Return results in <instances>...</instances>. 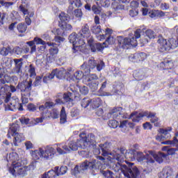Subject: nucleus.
Returning <instances> with one entry per match:
<instances>
[{"mask_svg":"<svg viewBox=\"0 0 178 178\" xmlns=\"http://www.w3.org/2000/svg\"><path fill=\"white\" fill-rule=\"evenodd\" d=\"M7 90H6V93L3 95H1V97H3L4 95H6V98L4 99V102L6 104H9V102H10V99H13V98H11L12 97V93H8L6 92Z\"/></svg>","mask_w":178,"mask_h":178,"instance_id":"56","label":"nucleus"},{"mask_svg":"<svg viewBox=\"0 0 178 178\" xmlns=\"http://www.w3.org/2000/svg\"><path fill=\"white\" fill-rule=\"evenodd\" d=\"M55 71V76L57 79H63V77H65V74H66V71L64 70H58V69H55L54 70Z\"/></svg>","mask_w":178,"mask_h":178,"instance_id":"41","label":"nucleus"},{"mask_svg":"<svg viewBox=\"0 0 178 178\" xmlns=\"http://www.w3.org/2000/svg\"><path fill=\"white\" fill-rule=\"evenodd\" d=\"M43 119H58L59 118V111L56 108H54L51 111H47V113H43L42 114Z\"/></svg>","mask_w":178,"mask_h":178,"instance_id":"21","label":"nucleus"},{"mask_svg":"<svg viewBox=\"0 0 178 178\" xmlns=\"http://www.w3.org/2000/svg\"><path fill=\"white\" fill-rule=\"evenodd\" d=\"M67 122V115L66 114V110L65 107H62L60 112V123L65 124Z\"/></svg>","mask_w":178,"mask_h":178,"instance_id":"35","label":"nucleus"},{"mask_svg":"<svg viewBox=\"0 0 178 178\" xmlns=\"http://www.w3.org/2000/svg\"><path fill=\"white\" fill-rule=\"evenodd\" d=\"M73 15H74V16H75V17L81 19V17L83 16V12L81 11V9L77 8V9L74 10Z\"/></svg>","mask_w":178,"mask_h":178,"instance_id":"58","label":"nucleus"},{"mask_svg":"<svg viewBox=\"0 0 178 178\" xmlns=\"http://www.w3.org/2000/svg\"><path fill=\"white\" fill-rule=\"evenodd\" d=\"M101 149H96V154H102L103 156H108L111 155V159H115L118 161L117 163H114L112 165V169L114 172H122L125 178H138L140 176V170L134 165V163H129L127 165L122 164L120 163L124 161V158L127 156V150L121 147L120 149L117 148L111 152V143L106 142L105 144L101 146ZM102 151V152H101Z\"/></svg>","mask_w":178,"mask_h":178,"instance_id":"1","label":"nucleus"},{"mask_svg":"<svg viewBox=\"0 0 178 178\" xmlns=\"http://www.w3.org/2000/svg\"><path fill=\"white\" fill-rule=\"evenodd\" d=\"M95 80H98V76L95 74H90L86 77V81H88V83L95 81Z\"/></svg>","mask_w":178,"mask_h":178,"instance_id":"52","label":"nucleus"},{"mask_svg":"<svg viewBox=\"0 0 178 178\" xmlns=\"http://www.w3.org/2000/svg\"><path fill=\"white\" fill-rule=\"evenodd\" d=\"M108 124L111 129H116L119 126V122L115 120H110Z\"/></svg>","mask_w":178,"mask_h":178,"instance_id":"51","label":"nucleus"},{"mask_svg":"<svg viewBox=\"0 0 178 178\" xmlns=\"http://www.w3.org/2000/svg\"><path fill=\"white\" fill-rule=\"evenodd\" d=\"M60 21L58 22V26L61 30L64 31H72L73 27L70 25V24H67V22L70 20V17L67 15V14L65 13H61L59 15Z\"/></svg>","mask_w":178,"mask_h":178,"instance_id":"15","label":"nucleus"},{"mask_svg":"<svg viewBox=\"0 0 178 178\" xmlns=\"http://www.w3.org/2000/svg\"><path fill=\"white\" fill-rule=\"evenodd\" d=\"M27 109L29 112H35V111H37V107L33 104H29L27 106Z\"/></svg>","mask_w":178,"mask_h":178,"instance_id":"62","label":"nucleus"},{"mask_svg":"<svg viewBox=\"0 0 178 178\" xmlns=\"http://www.w3.org/2000/svg\"><path fill=\"white\" fill-rule=\"evenodd\" d=\"M56 105V103H54V102H46L44 104L40 105L38 107V109L41 113V115H44V113H47V112H49L48 109H51V108H54Z\"/></svg>","mask_w":178,"mask_h":178,"instance_id":"20","label":"nucleus"},{"mask_svg":"<svg viewBox=\"0 0 178 178\" xmlns=\"http://www.w3.org/2000/svg\"><path fill=\"white\" fill-rule=\"evenodd\" d=\"M160 67H161L163 70H169V69L173 68V63L169 60H165L160 63Z\"/></svg>","mask_w":178,"mask_h":178,"instance_id":"33","label":"nucleus"},{"mask_svg":"<svg viewBox=\"0 0 178 178\" xmlns=\"http://www.w3.org/2000/svg\"><path fill=\"white\" fill-rule=\"evenodd\" d=\"M97 143V136L92 133L88 134L81 133L79 134V139L76 141L72 140L67 143V145L63 144L57 145V152L60 155H65V154H70L71 151H77L79 148L86 149L88 147H95Z\"/></svg>","mask_w":178,"mask_h":178,"instance_id":"2","label":"nucleus"},{"mask_svg":"<svg viewBox=\"0 0 178 178\" xmlns=\"http://www.w3.org/2000/svg\"><path fill=\"white\" fill-rule=\"evenodd\" d=\"M67 172V166H61L60 169L57 171V176H63Z\"/></svg>","mask_w":178,"mask_h":178,"instance_id":"50","label":"nucleus"},{"mask_svg":"<svg viewBox=\"0 0 178 178\" xmlns=\"http://www.w3.org/2000/svg\"><path fill=\"white\" fill-rule=\"evenodd\" d=\"M91 31L97 35V34L102 33V29H101V26L99 25H93L91 28Z\"/></svg>","mask_w":178,"mask_h":178,"instance_id":"45","label":"nucleus"},{"mask_svg":"<svg viewBox=\"0 0 178 178\" xmlns=\"http://www.w3.org/2000/svg\"><path fill=\"white\" fill-rule=\"evenodd\" d=\"M29 73L30 77H35V67H34V65H33V64H31L29 65Z\"/></svg>","mask_w":178,"mask_h":178,"instance_id":"55","label":"nucleus"},{"mask_svg":"<svg viewBox=\"0 0 178 178\" xmlns=\"http://www.w3.org/2000/svg\"><path fill=\"white\" fill-rule=\"evenodd\" d=\"M26 44L29 45V47H30V54H34V52L38 51L36 53L37 56H40V54H44V52H45V49H47V42L38 37L34 38L33 40L32 41L26 42ZM35 44L36 45L40 44L42 46L38 47L37 49Z\"/></svg>","mask_w":178,"mask_h":178,"instance_id":"10","label":"nucleus"},{"mask_svg":"<svg viewBox=\"0 0 178 178\" xmlns=\"http://www.w3.org/2000/svg\"><path fill=\"white\" fill-rule=\"evenodd\" d=\"M169 131H172V127H170L168 130L161 129L160 133L161 135L157 136L156 140H160L161 141H162V140L164 139L171 138L172 136L170 135V133H169Z\"/></svg>","mask_w":178,"mask_h":178,"instance_id":"23","label":"nucleus"},{"mask_svg":"<svg viewBox=\"0 0 178 178\" xmlns=\"http://www.w3.org/2000/svg\"><path fill=\"white\" fill-rule=\"evenodd\" d=\"M79 95V92L76 90L72 91V92H67L66 93L62 94L59 93L56 96L55 100L56 104L62 105V104H66L68 108H72L73 106V98H76Z\"/></svg>","mask_w":178,"mask_h":178,"instance_id":"8","label":"nucleus"},{"mask_svg":"<svg viewBox=\"0 0 178 178\" xmlns=\"http://www.w3.org/2000/svg\"><path fill=\"white\" fill-rule=\"evenodd\" d=\"M59 170V167L56 166L54 168V170H51L47 172H44L42 178H55L58 176V171Z\"/></svg>","mask_w":178,"mask_h":178,"instance_id":"26","label":"nucleus"},{"mask_svg":"<svg viewBox=\"0 0 178 178\" xmlns=\"http://www.w3.org/2000/svg\"><path fill=\"white\" fill-rule=\"evenodd\" d=\"M56 154V151L52 147H48L45 151L40 148L39 150L32 152V157L35 161L40 159V158H44V159H52Z\"/></svg>","mask_w":178,"mask_h":178,"instance_id":"11","label":"nucleus"},{"mask_svg":"<svg viewBox=\"0 0 178 178\" xmlns=\"http://www.w3.org/2000/svg\"><path fill=\"white\" fill-rule=\"evenodd\" d=\"M12 137H14L13 143H10L12 147L15 145V147H19V144L22 143V141H24V135L23 134H14V135H11Z\"/></svg>","mask_w":178,"mask_h":178,"instance_id":"24","label":"nucleus"},{"mask_svg":"<svg viewBox=\"0 0 178 178\" xmlns=\"http://www.w3.org/2000/svg\"><path fill=\"white\" fill-rule=\"evenodd\" d=\"M47 45H48L49 47H51L49 49V54L50 55H51V56H54V55L58 54V52H59V49L56 46H55V43L54 42L51 43L49 42H47Z\"/></svg>","mask_w":178,"mask_h":178,"instance_id":"34","label":"nucleus"},{"mask_svg":"<svg viewBox=\"0 0 178 178\" xmlns=\"http://www.w3.org/2000/svg\"><path fill=\"white\" fill-rule=\"evenodd\" d=\"M69 42L70 44H72V53L77 55L79 52H83L84 50V45L86 44V41L84 39L81 38L80 35L76 34V33H72L70 35L68 38Z\"/></svg>","mask_w":178,"mask_h":178,"instance_id":"7","label":"nucleus"},{"mask_svg":"<svg viewBox=\"0 0 178 178\" xmlns=\"http://www.w3.org/2000/svg\"><path fill=\"white\" fill-rule=\"evenodd\" d=\"M27 159L22 158L17 161L16 163L13 165V168H9V172L13 176H19V177H24L26 176L29 170H34L37 166V161H33L29 166H26Z\"/></svg>","mask_w":178,"mask_h":178,"instance_id":"3","label":"nucleus"},{"mask_svg":"<svg viewBox=\"0 0 178 178\" xmlns=\"http://www.w3.org/2000/svg\"><path fill=\"white\" fill-rule=\"evenodd\" d=\"M152 159L153 160V163L155 162H158V163H162L163 162L164 159H168V154H165L162 152H159L157 154L152 151Z\"/></svg>","mask_w":178,"mask_h":178,"instance_id":"22","label":"nucleus"},{"mask_svg":"<svg viewBox=\"0 0 178 178\" xmlns=\"http://www.w3.org/2000/svg\"><path fill=\"white\" fill-rule=\"evenodd\" d=\"M41 80H42V77L41 76H37L35 78V81L33 83V86L35 87H38V86H40V84H41Z\"/></svg>","mask_w":178,"mask_h":178,"instance_id":"64","label":"nucleus"},{"mask_svg":"<svg viewBox=\"0 0 178 178\" xmlns=\"http://www.w3.org/2000/svg\"><path fill=\"white\" fill-rule=\"evenodd\" d=\"M19 102V99H11L10 102L8 104V106L9 107V109L10 111H13L14 109H16L17 106V104Z\"/></svg>","mask_w":178,"mask_h":178,"instance_id":"37","label":"nucleus"},{"mask_svg":"<svg viewBox=\"0 0 178 178\" xmlns=\"http://www.w3.org/2000/svg\"><path fill=\"white\" fill-rule=\"evenodd\" d=\"M104 67H105L104 61H97L91 58L88 60V63H84L81 65V70H83L86 74H88L90 72H101Z\"/></svg>","mask_w":178,"mask_h":178,"instance_id":"6","label":"nucleus"},{"mask_svg":"<svg viewBox=\"0 0 178 178\" xmlns=\"http://www.w3.org/2000/svg\"><path fill=\"white\" fill-rule=\"evenodd\" d=\"M81 168H82L83 170L90 169V170L93 172H100L101 173V171L103 170L104 165L102 164L100 161H97V160L94 159H90L82 163Z\"/></svg>","mask_w":178,"mask_h":178,"instance_id":"13","label":"nucleus"},{"mask_svg":"<svg viewBox=\"0 0 178 178\" xmlns=\"http://www.w3.org/2000/svg\"><path fill=\"white\" fill-rule=\"evenodd\" d=\"M90 47V49L92 52H97V51L98 52H101L102 51H104V48H106V45H104V44H101V43H95L93 44H91Z\"/></svg>","mask_w":178,"mask_h":178,"instance_id":"30","label":"nucleus"},{"mask_svg":"<svg viewBox=\"0 0 178 178\" xmlns=\"http://www.w3.org/2000/svg\"><path fill=\"white\" fill-rule=\"evenodd\" d=\"M129 58L131 62H143V60H145V59H147V54L144 52L136 53L131 55Z\"/></svg>","mask_w":178,"mask_h":178,"instance_id":"18","label":"nucleus"},{"mask_svg":"<svg viewBox=\"0 0 178 178\" xmlns=\"http://www.w3.org/2000/svg\"><path fill=\"white\" fill-rule=\"evenodd\" d=\"M10 52H12V48L9 46L7 47L0 48V55H2L3 56L9 55V53Z\"/></svg>","mask_w":178,"mask_h":178,"instance_id":"40","label":"nucleus"},{"mask_svg":"<svg viewBox=\"0 0 178 178\" xmlns=\"http://www.w3.org/2000/svg\"><path fill=\"white\" fill-rule=\"evenodd\" d=\"M19 124H13L11 125V127H10V129H8L7 137L8 138H10V137H12V136H13L14 134H17V131H19Z\"/></svg>","mask_w":178,"mask_h":178,"instance_id":"31","label":"nucleus"},{"mask_svg":"<svg viewBox=\"0 0 178 178\" xmlns=\"http://www.w3.org/2000/svg\"><path fill=\"white\" fill-rule=\"evenodd\" d=\"M17 88L19 90L22 95H24V97H30L33 88V79L19 82L17 86Z\"/></svg>","mask_w":178,"mask_h":178,"instance_id":"14","label":"nucleus"},{"mask_svg":"<svg viewBox=\"0 0 178 178\" xmlns=\"http://www.w3.org/2000/svg\"><path fill=\"white\" fill-rule=\"evenodd\" d=\"M102 175L106 178H113V172L109 170L101 171Z\"/></svg>","mask_w":178,"mask_h":178,"instance_id":"47","label":"nucleus"},{"mask_svg":"<svg viewBox=\"0 0 178 178\" xmlns=\"http://www.w3.org/2000/svg\"><path fill=\"white\" fill-rule=\"evenodd\" d=\"M105 33V34L99 35L98 36V38L100 41H102V40H105L106 37H110L111 34L113 33V31L111 29L107 28Z\"/></svg>","mask_w":178,"mask_h":178,"instance_id":"38","label":"nucleus"},{"mask_svg":"<svg viewBox=\"0 0 178 178\" xmlns=\"http://www.w3.org/2000/svg\"><path fill=\"white\" fill-rule=\"evenodd\" d=\"M79 91L82 95H87L88 94V87L83 86L79 87Z\"/></svg>","mask_w":178,"mask_h":178,"instance_id":"59","label":"nucleus"},{"mask_svg":"<svg viewBox=\"0 0 178 178\" xmlns=\"http://www.w3.org/2000/svg\"><path fill=\"white\" fill-rule=\"evenodd\" d=\"M92 10L95 15H99L101 13V7L93 5L92 6Z\"/></svg>","mask_w":178,"mask_h":178,"instance_id":"60","label":"nucleus"},{"mask_svg":"<svg viewBox=\"0 0 178 178\" xmlns=\"http://www.w3.org/2000/svg\"><path fill=\"white\" fill-rule=\"evenodd\" d=\"M7 83H9V81L6 80L5 78L0 79V97L1 95H5L6 90L9 88V86L6 85Z\"/></svg>","mask_w":178,"mask_h":178,"instance_id":"27","label":"nucleus"},{"mask_svg":"<svg viewBox=\"0 0 178 178\" xmlns=\"http://www.w3.org/2000/svg\"><path fill=\"white\" fill-rule=\"evenodd\" d=\"M78 34L80 35L81 38H90L91 32L90 31L88 24H85Z\"/></svg>","mask_w":178,"mask_h":178,"instance_id":"25","label":"nucleus"},{"mask_svg":"<svg viewBox=\"0 0 178 178\" xmlns=\"http://www.w3.org/2000/svg\"><path fill=\"white\" fill-rule=\"evenodd\" d=\"M17 29L19 33H26L27 30V25L24 23H20L17 25Z\"/></svg>","mask_w":178,"mask_h":178,"instance_id":"46","label":"nucleus"},{"mask_svg":"<svg viewBox=\"0 0 178 178\" xmlns=\"http://www.w3.org/2000/svg\"><path fill=\"white\" fill-rule=\"evenodd\" d=\"M101 104H102V100H101V98L99 97L90 99V106H92V108H93V109L99 108V106L101 105Z\"/></svg>","mask_w":178,"mask_h":178,"instance_id":"36","label":"nucleus"},{"mask_svg":"<svg viewBox=\"0 0 178 178\" xmlns=\"http://www.w3.org/2000/svg\"><path fill=\"white\" fill-rule=\"evenodd\" d=\"M133 76L136 81H140L145 77V70H137L134 71Z\"/></svg>","mask_w":178,"mask_h":178,"instance_id":"28","label":"nucleus"},{"mask_svg":"<svg viewBox=\"0 0 178 178\" xmlns=\"http://www.w3.org/2000/svg\"><path fill=\"white\" fill-rule=\"evenodd\" d=\"M18 9L20 13H22L24 16H26V15H29V7L27 6V4H21L19 6Z\"/></svg>","mask_w":178,"mask_h":178,"instance_id":"39","label":"nucleus"},{"mask_svg":"<svg viewBox=\"0 0 178 178\" xmlns=\"http://www.w3.org/2000/svg\"><path fill=\"white\" fill-rule=\"evenodd\" d=\"M163 151L167 152V155H175L176 154V151H177V148H169L168 146H164L162 148Z\"/></svg>","mask_w":178,"mask_h":178,"instance_id":"43","label":"nucleus"},{"mask_svg":"<svg viewBox=\"0 0 178 178\" xmlns=\"http://www.w3.org/2000/svg\"><path fill=\"white\" fill-rule=\"evenodd\" d=\"M106 41L103 43V45H106V44H109V45H113V44H115V42H116V39H115L113 38V36L111 35V36H107L106 37Z\"/></svg>","mask_w":178,"mask_h":178,"instance_id":"44","label":"nucleus"},{"mask_svg":"<svg viewBox=\"0 0 178 178\" xmlns=\"http://www.w3.org/2000/svg\"><path fill=\"white\" fill-rule=\"evenodd\" d=\"M91 100L88 99V98H83L81 102V106L82 108H87L88 105H90Z\"/></svg>","mask_w":178,"mask_h":178,"instance_id":"54","label":"nucleus"},{"mask_svg":"<svg viewBox=\"0 0 178 178\" xmlns=\"http://www.w3.org/2000/svg\"><path fill=\"white\" fill-rule=\"evenodd\" d=\"M163 171L165 175H167L168 177H170V176H173V169L171 167L167 166L163 169Z\"/></svg>","mask_w":178,"mask_h":178,"instance_id":"48","label":"nucleus"},{"mask_svg":"<svg viewBox=\"0 0 178 178\" xmlns=\"http://www.w3.org/2000/svg\"><path fill=\"white\" fill-rule=\"evenodd\" d=\"M79 153L81 156H83V158H91V153H90V152L81 150Z\"/></svg>","mask_w":178,"mask_h":178,"instance_id":"57","label":"nucleus"},{"mask_svg":"<svg viewBox=\"0 0 178 178\" xmlns=\"http://www.w3.org/2000/svg\"><path fill=\"white\" fill-rule=\"evenodd\" d=\"M145 117L150 119L151 123H154L156 127H160L159 118L156 117V113L149 111H143L141 113L134 112L131 113L129 119H132V121L134 122H138Z\"/></svg>","mask_w":178,"mask_h":178,"instance_id":"4","label":"nucleus"},{"mask_svg":"<svg viewBox=\"0 0 178 178\" xmlns=\"http://www.w3.org/2000/svg\"><path fill=\"white\" fill-rule=\"evenodd\" d=\"M84 170H87V169L83 170V168H81V165H80V167H79V165H76L73 170V175H74V176H77L79 173H81Z\"/></svg>","mask_w":178,"mask_h":178,"instance_id":"53","label":"nucleus"},{"mask_svg":"<svg viewBox=\"0 0 178 178\" xmlns=\"http://www.w3.org/2000/svg\"><path fill=\"white\" fill-rule=\"evenodd\" d=\"M127 155H131V156H133L134 159L138 161V162H144V161H145L147 163H154V160L152 159V156H154V155H152V150L145 152L144 154L143 152L131 149L127 153Z\"/></svg>","mask_w":178,"mask_h":178,"instance_id":"9","label":"nucleus"},{"mask_svg":"<svg viewBox=\"0 0 178 178\" xmlns=\"http://www.w3.org/2000/svg\"><path fill=\"white\" fill-rule=\"evenodd\" d=\"M122 107H116L113 108L108 114L107 117L112 118L113 119H120V118H123V115L122 113H120V111H122Z\"/></svg>","mask_w":178,"mask_h":178,"instance_id":"19","label":"nucleus"},{"mask_svg":"<svg viewBox=\"0 0 178 178\" xmlns=\"http://www.w3.org/2000/svg\"><path fill=\"white\" fill-rule=\"evenodd\" d=\"M18 156L16 153H10L7 154V161L8 162H12L11 166L10 168H13V164L16 163L20 159H18Z\"/></svg>","mask_w":178,"mask_h":178,"instance_id":"32","label":"nucleus"},{"mask_svg":"<svg viewBox=\"0 0 178 178\" xmlns=\"http://www.w3.org/2000/svg\"><path fill=\"white\" fill-rule=\"evenodd\" d=\"M99 85V82L98 81H92L88 83V87L92 92L97 91L98 90V86Z\"/></svg>","mask_w":178,"mask_h":178,"instance_id":"42","label":"nucleus"},{"mask_svg":"<svg viewBox=\"0 0 178 178\" xmlns=\"http://www.w3.org/2000/svg\"><path fill=\"white\" fill-rule=\"evenodd\" d=\"M55 77V71L53 70L51 74H49L47 76H44L43 81L45 82V79L52 80Z\"/></svg>","mask_w":178,"mask_h":178,"instance_id":"61","label":"nucleus"},{"mask_svg":"<svg viewBox=\"0 0 178 178\" xmlns=\"http://www.w3.org/2000/svg\"><path fill=\"white\" fill-rule=\"evenodd\" d=\"M141 33H143L142 29H137L134 32V36H129V38H123L122 36L118 37V46L122 49H128L129 45L132 47H137V38L141 37Z\"/></svg>","mask_w":178,"mask_h":178,"instance_id":"5","label":"nucleus"},{"mask_svg":"<svg viewBox=\"0 0 178 178\" xmlns=\"http://www.w3.org/2000/svg\"><path fill=\"white\" fill-rule=\"evenodd\" d=\"M13 51L15 52V54H16V55H22V54L23 53V49L19 47H15L13 49Z\"/></svg>","mask_w":178,"mask_h":178,"instance_id":"63","label":"nucleus"},{"mask_svg":"<svg viewBox=\"0 0 178 178\" xmlns=\"http://www.w3.org/2000/svg\"><path fill=\"white\" fill-rule=\"evenodd\" d=\"M13 61L15 63V67L13 68L12 73L22 77L23 74V70H22V67H23V62H22V60L19 58H15L13 60Z\"/></svg>","mask_w":178,"mask_h":178,"instance_id":"16","label":"nucleus"},{"mask_svg":"<svg viewBox=\"0 0 178 178\" xmlns=\"http://www.w3.org/2000/svg\"><path fill=\"white\" fill-rule=\"evenodd\" d=\"M81 0H70V5L67 10V13H72L73 12V10L75 8H80L81 6Z\"/></svg>","mask_w":178,"mask_h":178,"instance_id":"29","label":"nucleus"},{"mask_svg":"<svg viewBox=\"0 0 178 178\" xmlns=\"http://www.w3.org/2000/svg\"><path fill=\"white\" fill-rule=\"evenodd\" d=\"M84 71L81 70V71H76L74 74V77L76 79V80H81L83 77H84Z\"/></svg>","mask_w":178,"mask_h":178,"instance_id":"49","label":"nucleus"},{"mask_svg":"<svg viewBox=\"0 0 178 178\" xmlns=\"http://www.w3.org/2000/svg\"><path fill=\"white\" fill-rule=\"evenodd\" d=\"M157 42L160 44V48L162 51H170V49H175L178 47V38H170L167 40L162 38V35H159Z\"/></svg>","mask_w":178,"mask_h":178,"instance_id":"12","label":"nucleus"},{"mask_svg":"<svg viewBox=\"0 0 178 178\" xmlns=\"http://www.w3.org/2000/svg\"><path fill=\"white\" fill-rule=\"evenodd\" d=\"M158 35L152 29H147L145 33V36L142 39L143 44H148L151 40L156 38Z\"/></svg>","mask_w":178,"mask_h":178,"instance_id":"17","label":"nucleus"}]
</instances>
